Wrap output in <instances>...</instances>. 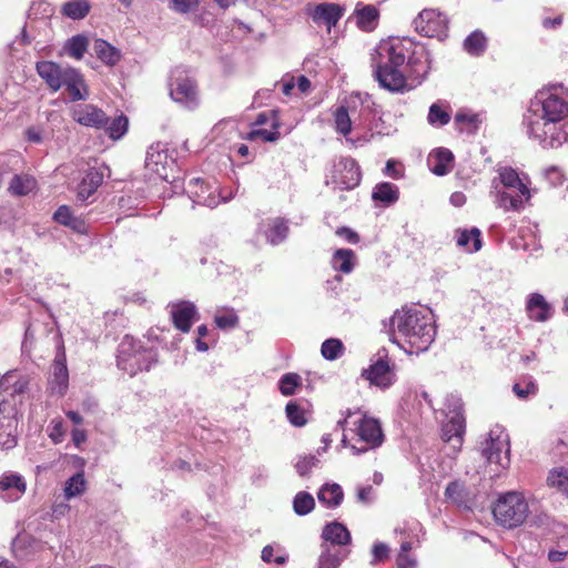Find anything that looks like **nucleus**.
Instances as JSON below:
<instances>
[{"label": "nucleus", "instance_id": "nucleus-64", "mask_svg": "<svg viewBox=\"0 0 568 568\" xmlns=\"http://www.w3.org/2000/svg\"><path fill=\"white\" fill-rule=\"evenodd\" d=\"M396 562L397 568H415L417 566L416 559L408 554H398Z\"/></svg>", "mask_w": 568, "mask_h": 568}, {"label": "nucleus", "instance_id": "nucleus-7", "mask_svg": "<svg viewBox=\"0 0 568 568\" xmlns=\"http://www.w3.org/2000/svg\"><path fill=\"white\" fill-rule=\"evenodd\" d=\"M170 95L183 108L194 110L200 103L195 81L182 68H175L170 78Z\"/></svg>", "mask_w": 568, "mask_h": 568}, {"label": "nucleus", "instance_id": "nucleus-51", "mask_svg": "<svg viewBox=\"0 0 568 568\" xmlns=\"http://www.w3.org/2000/svg\"><path fill=\"white\" fill-rule=\"evenodd\" d=\"M53 9L47 1L33 2L29 9L30 19H48L51 17Z\"/></svg>", "mask_w": 568, "mask_h": 568}, {"label": "nucleus", "instance_id": "nucleus-60", "mask_svg": "<svg viewBox=\"0 0 568 568\" xmlns=\"http://www.w3.org/2000/svg\"><path fill=\"white\" fill-rule=\"evenodd\" d=\"M357 500L364 505H369L374 500V489L372 486H365L357 489Z\"/></svg>", "mask_w": 568, "mask_h": 568}, {"label": "nucleus", "instance_id": "nucleus-9", "mask_svg": "<svg viewBox=\"0 0 568 568\" xmlns=\"http://www.w3.org/2000/svg\"><path fill=\"white\" fill-rule=\"evenodd\" d=\"M415 30L428 38L442 37L448 29V19L436 9H424L413 21Z\"/></svg>", "mask_w": 568, "mask_h": 568}, {"label": "nucleus", "instance_id": "nucleus-18", "mask_svg": "<svg viewBox=\"0 0 568 568\" xmlns=\"http://www.w3.org/2000/svg\"><path fill=\"white\" fill-rule=\"evenodd\" d=\"M362 376L382 388H387L394 383V374L389 364L383 357L375 361L368 368L364 369Z\"/></svg>", "mask_w": 568, "mask_h": 568}, {"label": "nucleus", "instance_id": "nucleus-5", "mask_svg": "<svg viewBox=\"0 0 568 568\" xmlns=\"http://www.w3.org/2000/svg\"><path fill=\"white\" fill-rule=\"evenodd\" d=\"M158 362V353L153 348H145L139 341L124 336L118 348V367L130 376L142 371H149Z\"/></svg>", "mask_w": 568, "mask_h": 568}, {"label": "nucleus", "instance_id": "nucleus-1", "mask_svg": "<svg viewBox=\"0 0 568 568\" xmlns=\"http://www.w3.org/2000/svg\"><path fill=\"white\" fill-rule=\"evenodd\" d=\"M524 123L529 138L544 149H556L568 141V90L554 84L539 90L531 100Z\"/></svg>", "mask_w": 568, "mask_h": 568}, {"label": "nucleus", "instance_id": "nucleus-59", "mask_svg": "<svg viewBox=\"0 0 568 568\" xmlns=\"http://www.w3.org/2000/svg\"><path fill=\"white\" fill-rule=\"evenodd\" d=\"M274 549L271 545H267L263 548L261 558L265 562H275L277 565H283L286 561L284 556L274 557Z\"/></svg>", "mask_w": 568, "mask_h": 568}, {"label": "nucleus", "instance_id": "nucleus-34", "mask_svg": "<svg viewBox=\"0 0 568 568\" xmlns=\"http://www.w3.org/2000/svg\"><path fill=\"white\" fill-rule=\"evenodd\" d=\"M37 187V181L28 174H16L9 184V192L17 196H24Z\"/></svg>", "mask_w": 568, "mask_h": 568}, {"label": "nucleus", "instance_id": "nucleus-40", "mask_svg": "<svg viewBox=\"0 0 568 568\" xmlns=\"http://www.w3.org/2000/svg\"><path fill=\"white\" fill-rule=\"evenodd\" d=\"M487 47V39L481 31L471 32L464 40V49L467 53L479 57L481 55Z\"/></svg>", "mask_w": 568, "mask_h": 568}, {"label": "nucleus", "instance_id": "nucleus-37", "mask_svg": "<svg viewBox=\"0 0 568 568\" xmlns=\"http://www.w3.org/2000/svg\"><path fill=\"white\" fill-rule=\"evenodd\" d=\"M89 47V39L84 34H77L71 37L67 42L64 43V51L68 55L81 60L87 52Z\"/></svg>", "mask_w": 568, "mask_h": 568}, {"label": "nucleus", "instance_id": "nucleus-57", "mask_svg": "<svg viewBox=\"0 0 568 568\" xmlns=\"http://www.w3.org/2000/svg\"><path fill=\"white\" fill-rule=\"evenodd\" d=\"M72 217L73 214L70 207L67 205H61L53 214V220L64 226H68V224H70Z\"/></svg>", "mask_w": 568, "mask_h": 568}, {"label": "nucleus", "instance_id": "nucleus-44", "mask_svg": "<svg viewBox=\"0 0 568 568\" xmlns=\"http://www.w3.org/2000/svg\"><path fill=\"white\" fill-rule=\"evenodd\" d=\"M301 384L302 378L298 374L286 373L281 377L278 382V388L282 395L291 396L295 394L296 388L300 387Z\"/></svg>", "mask_w": 568, "mask_h": 568}, {"label": "nucleus", "instance_id": "nucleus-30", "mask_svg": "<svg viewBox=\"0 0 568 568\" xmlns=\"http://www.w3.org/2000/svg\"><path fill=\"white\" fill-rule=\"evenodd\" d=\"M347 557V551L322 545V552L318 558V568H338Z\"/></svg>", "mask_w": 568, "mask_h": 568}, {"label": "nucleus", "instance_id": "nucleus-21", "mask_svg": "<svg viewBox=\"0 0 568 568\" xmlns=\"http://www.w3.org/2000/svg\"><path fill=\"white\" fill-rule=\"evenodd\" d=\"M37 72L52 91H58L63 87L62 80L67 68H62L52 61H40L37 63Z\"/></svg>", "mask_w": 568, "mask_h": 568}, {"label": "nucleus", "instance_id": "nucleus-35", "mask_svg": "<svg viewBox=\"0 0 568 568\" xmlns=\"http://www.w3.org/2000/svg\"><path fill=\"white\" fill-rule=\"evenodd\" d=\"M429 161H434L432 168L433 173L442 176L450 171L453 166L454 155L449 150L442 148L433 153L432 159Z\"/></svg>", "mask_w": 568, "mask_h": 568}, {"label": "nucleus", "instance_id": "nucleus-31", "mask_svg": "<svg viewBox=\"0 0 568 568\" xmlns=\"http://www.w3.org/2000/svg\"><path fill=\"white\" fill-rule=\"evenodd\" d=\"M398 197V187L389 182L376 184L372 193V199L376 202H382L384 205L394 204L397 202Z\"/></svg>", "mask_w": 568, "mask_h": 568}, {"label": "nucleus", "instance_id": "nucleus-22", "mask_svg": "<svg viewBox=\"0 0 568 568\" xmlns=\"http://www.w3.org/2000/svg\"><path fill=\"white\" fill-rule=\"evenodd\" d=\"M353 17L356 26L365 32L375 30L379 20V11L374 4L358 2L354 9Z\"/></svg>", "mask_w": 568, "mask_h": 568}, {"label": "nucleus", "instance_id": "nucleus-58", "mask_svg": "<svg viewBox=\"0 0 568 568\" xmlns=\"http://www.w3.org/2000/svg\"><path fill=\"white\" fill-rule=\"evenodd\" d=\"M388 554H389V548L386 544H384V542L374 544L373 549H372V555H373L372 564L375 565L376 562L386 559L388 557Z\"/></svg>", "mask_w": 568, "mask_h": 568}, {"label": "nucleus", "instance_id": "nucleus-24", "mask_svg": "<svg viewBox=\"0 0 568 568\" xmlns=\"http://www.w3.org/2000/svg\"><path fill=\"white\" fill-rule=\"evenodd\" d=\"M103 173L95 168L89 169L78 185L77 199L87 201L101 185Z\"/></svg>", "mask_w": 568, "mask_h": 568}, {"label": "nucleus", "instance_id": "nucleus-63", "mask_svg": "<svg viewBox=\"0 0 568 568\" xmlns=\"http://www.w3.org/2000/svg\"><path fill=\"white\" fill-rule=\"evenodd\" d=\"M336 234L339 237H343L348 243L355 244V243H357L359 241L358 234L356 232H354L352 229H348V227H339V229H337Z\"/></svg>", "mask_w": 568, "mask_h": 568}, {"label": "nucleus", "instance_id": "nucleus-26", "mask_svg": "<svg viewBox=\"0 0 568 568\" xmlns=\"http://www.w3.org/2000/svg\"><path fill=\"white\" fill-rule=\"evenodd\" d=\"M442 433L445 442L453 443V447L459 449L465 434V419L447 418L443 425Z\"/></svg>", "mask_w": 568, "mask_h": 568}, {"label": "nucleus", "instance_id": "nucleus-61", "mask_svg": "<svg viewBox=\"0 0 568 568\" xmlns=\"http://www.w3.org/2000/svg\"><path fill=\"white\" fill-rule=\"evenodd\" d=\"M197 4L199 0H173L174 9L181 13H186L195 9Z\"/></svg>", "mask_w": 568, "mask_h": 568}, {"label": "nucleus", "instance_id": "nucleus-10", "mask_svg": "<svg viewBox=\"0 0 568 568\" xmlns=\"http://www.w3.org/2000/svg\"><path fill=\"white\" fill-rule=\"evenodd\" d=\"M358 440L364 445H352L351 449L355 455L367 452L369 448H375L382 445L384 434L381 424L377 419L364 416L357 425Z\"/></svg>", "mask_w": 568, "mask_h": 568}, {"label": "nucleus", "instance_id": "nucleus-53", "mask_svg": "<svg viewBox=\"0 0 568 568\" xmlns=\"http://www.w3.org/2000/svg\"><path fill=\"white\" fill-rule=\"evenodd\" d=\"M455 122L460 125L459 130H464L465 128L475 130L479 123V118L477 114L459 111L455 115Z\"/></svg>", "mask_w": 568, "mask_h": 568}, {"label": "nucleus", "instance_id": "nucleus-39", "mask_svg": "<svg viewBox=\"0 0 568 568\" xmlns=\"http://www.w3.org/2000/svg\"><path fill=\"white\" fill-rule=\"evenodd\" d=\"M90 9L91 6L87 0H71L62 6L61 12L72 20H80L88 16Z\"/></svg>", "mask_w": 568, "mask_h": 568}, {"label": "nucleus", "instance_id": "nucleus-13", "mask_svg": "<svg viewBox=\"0 0 568 568\" xmlns=\"http://www.w3.org/2000/svg\"><path fill=\"white\" fill-rule=\"evenodd\" d=\"M71 116L79 124L94 129H102L109 122L106 114L92 104L74 105L71 109Z\"/></svg>", "mask_w": 568, "mask_h": 568}, {"label": "nucleus", "instance_id": "nucleus-19", "mask_svg": "<svg viewBox=\"0 0 568 568\" xmlns=\"http://www.w3.org/2000/svg\"><path fill=\"white\" fill-rule=\"evenodd\" d=\"M62 82L72 102L84 101L89 98V89L85 80L77 69L67 67Z\"/></svg>", "mask_w": 568, "mask_h": 568}, {"label": "nucleus", "instance_id": "nucleus-46", "mask_svg": "<svg viewBox=\"0 0 568 568\" xmlns=\"http://www.w3.org/2000/svg\"><path fill=\"white\" fill-rule=\"evenodd\" d=\"M335 129L338 133L346 136L352 131V120L345 106L341 105L334 112Z\"/></svg>", "mask_w": 568, "mask_h": 568}, {"label": "nucleus", "instance_id": "nucleus-33", "mask_svg": "<svg viewBox=\"0 0 568 568\" xmlns=\"http://www.w3.org/2000/svg\"><path fill=\"white\" fill-rule=\"evenodd\" d=\"M93 50L97 57L108 65H114L121 59L120 51L102 39L94 41Z\"/></svg>", "mask_w": 568, "mask_h": 568}, {"label": "nucleus", "instance_id": "nucleus-43", "mask_svg": "<svg viewBox=\"0 0 568 568\" xmlns=\"http://www.w3.org/2000/svg\"><path fill=\"white\" fill-rule=\"evenodd\" d=\"M322 356L327 361H335L344 353V345L338 338H328L321 347Z\"/></svg>", "mask_w": 568, "mask_h": 568}, {"label": "nucleus", "instance_id": "nucleus-4", "mask_svg": "<svg viewBox=\"0 0 568 568\" xmlns=\"http://www.w3.org/2000/svg\"><path fill=\"white\" fill-rule=\"evenodd\" d=\"M498 176L491 181L490 194L495 196V204L506 212H519L530 199L528 176L510 166L498 169Z\"/></svg>", "mask_w": 568, "mask_h": 568}, {"label": "nucleus", "instance_id": "nucleus-36", "mask_svg": "<svg viewBox=\"0 0 568 568\" xmlns=\"http://www.w3.org/2000/svg\"><path fill=\"white\" fill-rule=\"evenodd\" d=\"M88 488L83 471H79L71 476L64 484L63 495L67 500L82 496Z\"/></svg>", "mask_w": 568, "mask_h": 568}, {"label": "nucleus", "instance_id": "nucleus-42", "mask_svg": "<svg viewBox=\"0 0 568 568\" xmlns=\"http://www.w3.org/2000/svg\"><path fill=\"white\" fill-rule=\"evenodd\" d=\"M446 418L465 419L463 415V402L458 395L450 394L445 398L443 408Z\"/></svg>", "mask_w": 568, "mask_h": 568}, {"label": "nucleus", "instance_id": "nucleus-8", "mask_svg": "<svg viewBox=\"0 0 568 568\" xmlns=\"http://www.w3.org/2000/svg\"><path fill=\"white\" fill-rule=\"evenodd\" d=\"M509 439L499 428L491 429L483 444L481 455L489 464H496L505 469L510 464Z\"/></svg>", "mask_w": 568, "mask_h": 568}, {"label": "nucleus", "instance_id": "nucleus-28", "mask_svg": "<svg viewBox=\"0 0 568 568\" xmlns=\"http://www.w3.org/2000/svg\"><path fill=\"white\" fill-rule=\"evenodd\" d=\"M317 498L325 507L336 508L342 504L344 493L338 484H325L317 493Z\"/></svg>", "mask_w": 568, "mask_h": 568}, {"label": "nucleus", "instance_id": "nucleus-38", "mask_svg": "<svg viewBox=\"0 0 568 568\" xmlns=\"http://www.w3.org/2000/svg\"><path fill=\"white\" fill-rule=\"evenodd\" d=\"M355 254L349 248L337 250L332 260L333 267L336 271L348 274L354 268Z\"/></svg>", "mask_w": 568, "mask_h": 568}, {"label": "nucleus", "instance_id": "nucleus-48", "mask_svg": "<svg viewBox=\"0 0 568 568\" xmlns=\"http://www.w3.org/2000/svg\"><path fill=\"white\" fill-rule=\"evenodd\" d=\"M128 118L124 115H120L113 119L110 123L104 126L109 136L113 140H118L122 138L128 131Z\"/></svg>", "mask_w": 568, "mask_h": 568}, {"label": "nucleus", "instance_id": "nucleus-56", "mask_svg": "<svg viewBox=\"0 0 568 568\" xmlns=\"http://www.w3.org/2000/svg\"><path fill=\"white\" fill-rule=\"evenodd\" d=\"M239 317L234 312H226L215 316V323L220 328H232L236 326Z\"/></svg>", "mask_w": 568, "mask_h": 568}, {"label": "nucleus", "instance_id": "nucleus-25", "mask_svg": "<svg viewBox=\"0 0 568 568\" xmlns=\"http://www.w3.org/2000/svg\"><path fill=\"white\" fill-rule=\"evenodd\" d=\"M18 418L17 416L4 417V420L0 422V447L9 450L17 446L18 435Z\"/></svg>", "mask_w": 568, "mask_h": 568}, {"label": "nucleus", "instance_id": "nucleus-11", "mask_svg": "<svg viewBox=\"0 0 568 568\" xmlns=\"http://www.w3.org/2000/svg\"><path fill=\"white\" fill-rule=\"evenodd\" d=\"M361 182V171L352 158H343L334 165L332 183L341 190H351Z\"/></svg>", "mask_w": 568, "mask_h": 568}, {"label": "nucleus", "instance_id": "nucleus-15", "mask_svg": "<svg viewBox=\"0 0 568 568\" xmlns=\"http://www.w3.org/2000/svg\"><path fill=\"white\" fill-rule=\"evenodd\" d=\"M216 190L200 178L191 179L186 185V192L191 200L207 207H215L220 203V197L215 195Z\"/></svg>", "mask_w": 568, "mask_h": 568}, {"label": "nucleus", "instance_id": "nucleus-52", "mask_svg": "<svg viewBox=\"0 0 568 568\" xmlns=\"http://www.w3.org/2000/svg\"><path fill=\"white\" fill-rule=\"evenodd\" d=\"M320 460L313 456H298L294 467L297 474L302 477L307 476L312 468L316 467Z\"/></svg>", "mask_w": 568, "mask_h": 568}, {"label": "nucleus", "instance_id": "nucleus-17", "mask_svg": "<svg viewBox=\"0 0 568 568\" xmlns=\"http://www.w3.org/2000/svg\"><path fill=\"white\" fill-rule=\"evenodd\" d=\"M344 9L336 3H320L308 11L313 21L318 26H325L331 30L343 17Z\"/></svg>", "mask_w": 568, "mask_h": 568}, {"label": "nucleus", "instance_id": "nucleus-2", "mask_svg": "<svg viewBox=\"0 0 568 568\" xmlns=\"http://www.w3.org/2000/svg\"><path fill=\"white\" fill-rule=\"evenodd\" d=\"M415 48L410 40L390 38L383 40L372 54L374 74L379 85L390 92H402L407 83L405 69L415 78H424L429 69V53Z\"/></svg>", "mask_w": 568, "mask_h": 568}, {"label": "nucleus", "instance_id": "nucleus-20", "mask_svg": "<svg viewBox=\"0 0 568 568\" xmlns=\"http://www.w3.org/2000/svg\"><path fill=\"white\" fill-rule=\"evenodd\" d=\"M528 317L535 322H547L554 315V307L539 293H531L526 303Z\"/></svg>", "mask_w": 568, "mask_h": 568}, {"label": "nucleus", "instance_id": "nucleus-54", "mask_svg": "<svg viewBox=\"0 0 568 568\" xmlns=\"http://www.w3.org/2000/svg\"><path fill=\"white\" fill-rule=\"evenodd\" d=\"M273 130L268 131L266 129H256L251 132L252 138H261L266 142H274L280 138V132L277 131L278 124L276 122H272Z\"/></svg>", "mask_w": 568, "mask_h": 568}, {"label": "nucleus", "instance_id": "nucleus-41", "mask_svg": "<svg viewBox=\"0 0 568 568\" xmlns=\"http://www.w3.org/2000/svg\"><path fill=\"white\" fill-rule=\"evenodd\" d=\"M315 507V500L310 493L300 491L293 499V509L296 515L305 516L310 514Z\"/></svg>", "mask_w": 568, "mask_h": 568}, {"label": "nucleus", "instance_id": "nucleus-12", "mask_svg": "<svg viewBox=\"0 0 568 568\" xmlns=\"http://www.w3.org/2000/svg\"><path fill=\"white\" fill-rule=\"evenodd\" d=\"M27 490L24 477L14 471H4L0 476V499L4 503L18 501Z\"/></svg>", "mask_w": 568, "mask_h": 568}, {"label": "nucleus", "instance_id": "nucleus-50", "mask_svg": "<svg viewBox=\"0 0 568 568\" xmlns=\"http://www.w3.org/2000/svg\"><path fill=\"white\" fill-rule=\"evenodd\" d=\"M286 416L290 423L296 427H302L306 424L304 409L294 402H290L285 408Z\"/></svg>", "mask_w": 568, "mask_h": 568}, {"label": "nucleus", "instance_id": "nucleus-45", "mask_svg": "<svg viewBox=\"0 0 568 568\" xmlns=\"http://www.w3.org/2000/svg\"><path fill=\"white\" fill-rule=\"evenodd\" d=\"M287 233L288 226L286 223L283 220L277 219L267 231L266 237L272 245H277L286 239Z\"/></svg>", "mask_w": 568, "mask_h": 568}, {"label": "nucleus", "instance_id": "nucleus-16", "mask_svg": "<svg viewBox=\"0 0 568 568\" xmlns=\"http://www.w3.org/2000/svg\"><path fill=\"white\" fill-rule=\"evenodd\" d=\"M69 385V372L67 367L65 354L62 352L57 355L52 364V373L49 379L50 392L58 396H63Z\"/></svg>", "mask_w": 568, "mask_h": 568}, {"label": "nucleus", "instance_id": "nucleus-47", "mask_svg": "<svg viewBox=\"0 0 568 568\" xmlns=\"http://www.w3.org/2000/svg\"><path fill=\"white\" fill-rule=\"evenodd\" d=\"M548 485L568 497V470L555 469L549 473L547 478Z\"/></svg>", "mask_w": 568, "mask_h": 568}, {"label": "nucleus", "instance_id": "nucleus-49", "mask_svg": "<svg viewBox=\"0 0 568 568\" xmlns=\"http://www.w3.org/2000/svg\"><path fill=\"white\" fill-rule=\"evenodd\" d=\"M427 120L432 125L443 126L449 123L450 114L438 103H433L429 108Z\"/></svg>", "mask_w": 568, "mask_h": 568}, {"label": "nucleus", "instance_id": "nucleus-14", "mask_svg": "<svg viewBox=\"0 0 568 568\" xmlns=\"http://www.w3.org/2000/svg\"><path fill=\"white\" fill-rule=\"evenodd\" d=\"M173 164V159L169 156L168 151L161 148L159 143L148 149L145 168L159 178L169 180V169Z\"/></svg>", "mask_w": 568, "mask_h": 568}, {"label": "nucleus", "instance_id": "nucleus-32", "mask_svg": "<svg viewBox=\"0 0 568 568\" xmlns=\"http://www.w3.org/2000/svg\"><path fill=\"white\" fill-rule=\"evenodd\" d=\"M445 496L459 508H470L469 493L467 491L466 487L458 481H452L447 485L445 489Z\"/></svg>", "mask_w": 568, "mask_h": 568}, {"label": "nucleus", "instance_id": "nucleus-62", "mask_svg": "<svg viewBox=\"0 0 568 568\" xmlns=\"http://www.w3.org/2000/svg\"><path fill=\"white\" fill-rule=\"evenodd\" d=\"M28 385H29V381L27 379V377L21 376L17 373V378L12 384L11 395L23 394L27 390Z\"/></svg>", "mask_w": 568, "mask_h": 568}, {"label": "nucleus", "instance_id": "nucleus-6", "mask_svg": "<svg viewBox=\"0 0 568 568\" xmlns=\"http://www.w3.org/2000/svg\"><path fill=\"white\" fill-rule=\"evenodd\" d=\"M528 511L526 499L517 491L500 496L493 509L497 523L507 528L520 526L526 520Z\"/></svg>", "mask_w": 568, "mask_h": 568}, {"label": "nucleus", "instance_id": "nucleus-27", "mask_svg": "<svg viewBox=\"0 0 568 568\" xmlns=\"http://www.w3.org/2000/svg\"><path fill=\"white\" fill-rule=\"evenodd\" d=\"M322 537L326 542H331L332 546H343L351 541L348 529L337 521L327 524L323 529Z\"/></svg>", "mask_w": 568, "mask_h": 568}, {"label": "nucleus", "instance_id": "nucleus-23", "mask_svg": "<svg viewBox=\"0 0 568 568\" xmlns=\"http://www.w3.org/2000/svg\"><path fill=\"white\" fill-rule=\"evenodd\" d=\"M196 314V307L191 302L174 304L171 311V316L175 327L183 333L190 331Z\"/></svg>", "mask_w": 568, "mask_h": 568}, {"label": "nucleus", "instance_id": "nucleus-29", "mask_svg": "<svg viewBox=\"0 0 568 568\" xmlns=\"http://www.w3.org/2000/svg\"><path fill=\"white\" fill-rule=\"evenodd\" d=\"M457 245L467 252H477L481 248L480 230L473 227L470 230H458L456 232Z\"/></svg>", "mask_w": 568, "mask_h": 568}, {"label": "nucleus", "instance_id": "nucleus-3", "mask_svg": "<svg viewBox=\"0 0 568 568\" xmlns=\"http://www.w3.org/2000/svg\"><path fill=\"white\" fill-rule=\"evenodd\" d=\"M388 335L390 342L407 353H423L435 339L434 315L416 305H404L389 318Z\"/></svg>", "mask_w": 568, "mask_h": 568}, {"label": "nucleus", "instance_id": "nucleus-55", "mask_svg": "<svg viewBox=\"0 0 568 568\" xmlns=\"http://www.w3.org/2000/svg\"><path fill=\"white\" fill-rule=\"evenodd\" d=\"M537 384L534 381H528L524 386L520 383H516L513 386V390L517 397L520 399H526L529 395H535L537 393Z\"/></svg>", "mask_w": 568, "mask_h": 568}]
</instances>
